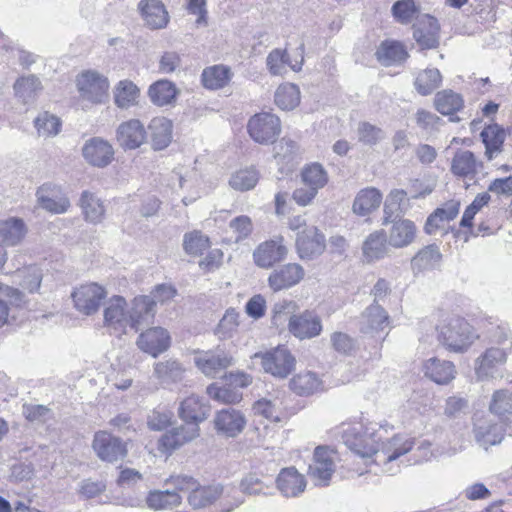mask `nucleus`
<instances>
[{
	"label": "nucleus",
	"instance_id": "f257e3e1",
	"mask_svg": "<svg viewBox=\"0 0 512 512\" xmlns=\"http://www.w3.org/2000/svg\"><path fill=\"white\" fill-rule=\"evenodd\" d=\"M377 424H353L342 425V438L344 444L355 454L362 458L374 456V462L383 465L386 473L394 474L398 471L399 465L394 467L392 464L401 456L408 453L414 446V440L404 435H395L394 437L382 441L383 435L380 426Z\"/></svg>",
	"mask_w": 512,
	"mask_h": 512
},
{
	"label": "nucleus",
	"instance_id": "f03ea898",
	"mask_svg": "<svg viewBox=\"0 0 512 512\" xmlns=\"http://www.w3.org/2000/svg\"><path fill=\"white\" fill-rule=\"evenodd\" d=\"M478 336L465 319L453 317L439 327V341L450 351L467 350Z\"/></svg>",
	"mask_w": 512,
	"mask_h": 512
},
{
	"label": "nucleus",
	"instance_id": "7ed1b4c3",
	"mask_svg": "<svg viewBox=\"0 0 512 512\" xmlns=\"http://www.w3.org/2000/svg\"><path fill=\"white\" fill-rule=\"evenodd\" d=\"M76 86L82 101L99 105L106 103L109 99V80L95 70L80 73L76 78Z\"/></svg>",
	"mask_w": 512,
	"mask_h": 512
},
{
	"label": "nucleus",
	"instance_id": "20e7f679",
	"mask_svg": "<svg viewBox=\"0 0 512 512\" xmlns=\"http://www.w3.org/2000/svg\"><path fill=\"white\" fill-rule=\"evenodd\" d=\"M103 326L111 334L121 336L130 328L129 303L120 295H114L104 303Z\"/></svg>",
	"mask_w": 512,
	"mask_h": 512
},
{
	"label": "nucleus",
	"instance_id": "39448f33",
	"mask_svg": "<svg viewBox=\"0 0 512 512\" xmlns=\"http://www.w3.org/2000/svg\"><path fill=\"white\" fill-rule=\"evenodd\" d=\"M253 358H260L263 370L280 379L286 378L296 365L295 357L284 346H278L265 353H255Z\"/></svg>",
	"mask_w": 512,
	"mask_h": 512
},
{
	"label": "nucleus",
	"instance_id": "423d86ee",
	"mask_svg": "<svg viewBox=\"0 0 512 512\" xmlns=\"http://www.w3.org/2000/svg\"><path fill=\"white\" fill-rule=\"evenodd\" d=\"M247 130L255 142L262 145L272 144L281 133V121L275 114L257 113L249 119Z\"/></svg>",
	"mask_w": 512,
	"mask_h": 512
},
{
	"label": "nucleus",
	"instance_id": "0eeeda50",
	"mask_svg": "<svg viewBox=\"0 0 512 512\" xmlns=\"http://www.w3.org/2000/svg\"><path fill=\"white\" fill-rule=\"evenodd\" d=\"M37 204L51 214H65L71 207L67 194L60 185L47 182L36 191Z\"/></svg>",
	"mask_w": 512,
	"mask_h": 512
},
{
	"label": "nucleus",
	"instance_id": "6e6552de",
	"mask_svg": "<svg viewBox=\"0 0 512 512\" xmlns=\"http://www.w3.org/2000/svg\"><path fill=\"white\" fill-rule=\"evenodd\" d=\"M75 308L82 314L96 313L107 296L105 288L97 283H87L77 287L72 293Z\"/></svg>",
	"mask_w": 512,
	"mask_h": 512
},
{
	"label": "nucleus",
	"instance_id": "1a4fd4ad",
	"mask_svg": "<svg viewBox=\"0 0 512 512\" xmlns=\"http://www.w3.org/2000/svg\"><path fill=\"white\" fill-rule=\"evenodd\" d=\"M92 448L102 461L110 463L122 460L127 455L126 443L106 431L95 433Z\"/></svg>",
	"mask_w": 512,
	"mask_h": 512
},
{
	"label": "nucleus",
	"instance_id": "9d476101",
	"mask_svg": "<svg viewBox=\"0 0 512 512\" xmlns=\"http://www.w3.org/2000/svg\"><path fill=\"white\" fill-rule=\"evenodd\" d=\"M213 423L217 434L226 438H235L244 431L247 419L242 411L225 408L215 414Z\"/></svg>",
	"mask_w": 512,
	"mask_h": 512
},
{
	"label": "nucleus",
	"instance_id": "9b49d317",
	"mask_svg": "<svg viewBox=\"0 0 512 512\" xmlns=\"http://www.w3.org/2000/svg\"><path fill=\"white\" fill-rule=\"evenodd\" d=\"M200 428L196 423H186L171 429L161 436L158 441V449L163 453H171L198 438Z\"/></svg>",
	"mask_w": 512,
	"mask_h": 512
},
{
	"label": "nucleus",
	"instance_id": "f8f14e48",
	"mask_svg": "<svg viewBox=\"0 0 512 512\" xmlns=\"http://www.w3.org/2000/svg\"><path fill=\"white\" fill-rule=\"evenodd\" d=\"M283 237L277 236L261 243L254 251L253 258L260 268H270L275 263L284 260L287 256V248L283 244Z\"/></svg>",
	"mask_w": 512,
	"mask_h": 512
},
{
	"label": "nucleus",
	"instance_id": "ddd939ff",
	"mask_svg": "<svg viewBox=\"0 0 512 512\" xmlns=\"http://www.w3.org/2000/svg\"><path fill=\"white\" fill-rule=\"evenodd\" d=\"M296 247L301 259L315 258L325 250V237L317 227L307 226L298 234Z\"/></svg>",
	"mask_w": 512,
	"mask_h": 512
},
{
	"label": "nucleus",
	"instance_id": "4468645a",
	"mask_svg": "<svg viewBox=\"0 0 512 512\" xmlns=\"http://www.w3.org/2000/svg\"><path fill=\"white\" fill-rule=\"evenodd\" d=\"M170 343V335L162 327H152L145 330L136 341L138 348L152 357H157L168 350Z\"/></svg>",
	"mask_w": 512,
	"mask_h": 512
},
{
	"label": "nucleus",
	"instance_id": "2eb2a0df",
	"mask_svg": "<svg viewBox=\"0 0 512 512\" xmlns=\"http://www.w3.org/2000/svg\"><path fill=\"white\" fill-rule=\"evenodd\" d=\"M305 276V271L300 264L288 263L274 269L268 277V285L278 292L297 285Z\"/></svg>",
	"mask_w": 512,
	"mask_h": 512
},
{
	"label": "nucleus",
	"instance_id": "dca6fc26",
	"mask_svg": "<svg viewBox=\"0 0 512 512\" xmlns=\"http://www.w3.org/2000/svg\"><path fill=\"white\" fill-rule=\"evenodd\" d=\"M288 328L290 333L300 340L311 339L318 336L322 331L320 318L310 311L291 315Z\"/></svg>",
	"mask_w": 512,
	"mask_h": 512
},
{
	"label": "nucleus",
	"instance_id": "f3484780",
	"mask_svg": "<svg viewBox=\"0 0 512 512\" xmlns=\"http://www.w3.org/2000/svg\"><path fill=\"white\" fill-rule=\"evenodd\" d=\"M130 329L135 332L148 325L155 317V301L151 296L139 295L129 303Z\"/></svg>",
	"mask_w": 512,
	"mask_h": 512
},
{
	"label": "nucleus",
	"instance_id": "a211bd4d",
	"mask_svg": "<svg viewBox=\"0 0 512 512\" xmlns=\"http://www.w3.org/2000/svg\"><path fill=\"white\" fill-rule=\"evenodd\" d=\"M194 361L198 369L209 377H215L221 370L233 364L232 356L219 348L200 353Z\"/></svg>",
	"mask_w": 512,
	"mask_h": 512
},
{
	"label": "nucleus",
	"instance_id": "6ab92c4d",
	"mask_svg": "<svg viewBox=\"0 0 512 512\" xmlns=\"http://www.w3.org/2000/svg\"><path fill=\"white\" fill-rule=\"evenodd\" d=\"M413 37L422 49L436 48L439 44V24L436 18L423 14L413 25Z\"/></svg>",
	"mask_w": 512,
	"mask_h": 512
},
{
	"label": "nucleus",
	"instance_id": "aec40b11",
	"mask_svg": "<svg viewBox=\"0 0 512 512\" xmlns=\"http://www.w3.org/2000/svg\"><path fill=\"white\" fill-rule=\"evenodd\" d=\"M82 154L90 165L103 168L112 162L114 149L108 141L94 137L86 141Z\"/></svg>",
	"mask_w": 512,
	"mask_h": 512
},
{
	"label": "nucleus",
	"instance_id": "412c9836",
	"mask_svg": "<svg viewBox=\"0 0 512 512\" xmlns=\"http://www.w3.org/2000/svg\"><path fill=\"white\" fill-rule=\"evenodd\" d=\"M389 324V315L386 310L378 303L373 302L361 315L360 331L363 334L375 336L388 328Z\"/></svg>",
	"mask_w": 512,
	"mask_h": 512
},
{
	"label": "nucleus",
	"instance_id": "4be33fe9",
	"mask_svg": "<svg viewBox=\"0 0 512 512\" xmlns=\"http://www.w3.org/2000/svg\"><path fill=\"white\" fill-rule=\"evenodd\" d=\"M334 471V453L325 447H317L314 462L309 466L310 475L318 485H327Z\"/></svg>",
	"mask_w": 512,
	"mask_h": 512
},
{
	"label": "nucleus",
	"instance_id": "5701e85b",
	"mask_svg": "<svg viewBox=\"0 0 512 512\" xmlns=\"http://www.w3.org/2000/svg\"><path fill=\"white\" fill-rule=\"evenodd\" d=\"M138 10L147 27L163 29L169 22V14L161 0H141Z\"/></svg>",
	"mask_w": 512,
	"mask_h": 512
},
{
	"label": "nucleus",
	"instance_id": "b1692460",
	"mask_svg": "<svg viewBox=\"0 0 512 512\" xmlns=\"http://www.w3.org/2000/svg\"><path fill=\"white\" fill-rule=\"evenodd\" d=\"M78 206L87 223L97 225L105 219L106 206L96 193L84 190L78 200Z\"/></svg>",
	"mask_w": 512,
	"mask_h": 512
},
{
	"label": "nucleus",
	"instance_id": "393cba45",
	"mask_svg": "<svg viewBox=\"0 0 512 512\" xmlns=\"http://www.w3.org/2000/svg\"><path fill=\"white\" fill-rule=\"evenodd\" d=\"M145 139V128L137 119L123 122L117 129V141L124 149H136L145 142Z\"/></svg>",
	"mask_w": 512,
	"mask_h": 512
},
{
	"label": "nucleus",
	"instance_id": "a878e982",
	"mask_svg": "<svg viewBox=\"0 0 512 512\" xmlns=\"http://www.w3.org/2000/svg\"><path fill=\"white\" fill-rule=\"evenodd\" d=\"M388 223L392 224L387 236L391 247L397 249L404 248L414 241L417 229L412 221L408 219L395 220L393 217L389 219Z\"/></svg>",
	"mask_w": 512,
	"mask_h": 512
},
{
	"label": "nucleus",
	"instance_id": "bb28decb",
	"mask_svg": "<svg viewBox=\"0 0 512 512\" xmlns=\"http://www.w3.org/2000/svg\"><path fill=\"white\" fill-rule=\"evenodd\" d=\"M442 262V254L436 244L421 248L411 259V270L414 275L438 269Z\"/></svg>",
	"mask_w": 512,
	"mask_h": 512
},
{
	"label": "nucleus",
	"instance_id": "cd10ccee",
	"mask_svg": "<svg viewBox=\"0 0 512 512\" xmlns=\"http://www.w3.org/2000/svg\"><path fill=\"white\" fill-rule=\"evenodd\" d=\"M209 406L203 399L195 394H191L180 402L178 414L186 423H199L207 419Z\"/></svg>",
	"mask_w": 512,
	"mask_h": 512
},
{
	"label": "nucleus",
	"instance_id": "c85d7f7f",
	"mask_svg": "<svg viewBox=\"0 0 512 512\" xmlns=\"http://www.w3.org/2000/svg\"><path fill=\"white\" fill-rule=\"evenodd\" d=\"M423 371L426 377L440 385L450 383L456 375L455 366L452 362L438 358L426 360L423 363Z\"/></svg>",
	"mask_w": 512,
	"mask_h": 512
},
{
	"label": "nucleus",
	"instance_id": "c756f323",
	"mask_svg": "<svg viewBox=\"0 0 512 512\" xmlns=\"http://www.w3.org/2000/svg\"><path fill=\"white\" fill-rule=\"evenodd\" d=\"M301 59L299 62L292 63L289 59L285 50L274 49L272 50L267 58L266 65L271 75L283 76L287 72V67H290L293 71H300L303 64V53L304 45L301 44L299 47Z\"/></svg>",
	"mask_w": 512,
	"mask_h": 512
},
{
	"label": "nucleus",
	"instance_id": "7c9ffc66",
	"mask_svg": "<svg viewBox=\"0 0 512 512\" xmlns=\"http://www.w3.org/2000/svg\"><path fill=\"white\" fill-rule=\"evenodd\" d=\"M279 491L286 497H296L305 490L304 476L294 467L284 468L279 473L277 480Z\"/></svg>",
	"mask_w": 512,
	"mask_h": 512
},
{
	"label": "nucleus",
	"instance_id": "2f4dec72",
	"mask_svg": "<svg viewBox=\"0 0 512 512\" xmlns=\"http://www.w3.org/2000/svg\"><path fill=\"white\" fill-rule=\"evenodd\" d=\"M389 246L386 233L383 230L375 231L363 243V256L367 262L378 261L388 255Z\"/></svg>",
	"mask_w": 512,
	"mask_h": 512
},
{
	"label": "nucleus",
	"instance_id": "473e14b6",
	"mask_svg": "<svg viewBox=\"0 0 512 512\" xmlns=\"http://www.w3.org/2000/svg\"><path fill=\"white\" fill-rule=\"evenodd\" d=\"M151 145L154 150H163L172 141V122L165 117H155L149 124Z\"/></svg>",
	"mask_w": 512,
	"mask_h": 512
},
{
	"label": "nucleus",
	"instance_id": "72a5a7b5",
	"mask_svg": "<svg viewBox=\"0 0 512 512\" xmlns=\"http://www.w3.org/2000/svg\"><path fill=\"white\" fill-rule=\"evenodd\" d=\"M381 202V192L374 187H367L357 193L352 209L355 214L366 216L376 210Z\"/></svg>",
	"mask_w": 512,
	"mask_h": 512
},
{
	"label": "nucleus",
	"instance_id": "f704fd0d",
	"mask_svg": "<svg viewBox=\"0 0 512 512\" xmlns=\"http://www.w3.org/2000/svg\"><path fill=\"white\" fill-rule=\"evenodd\" d=\"M139 96L140 90L131 80H121L113 89L114 103L120 109L137 105Z\"/></svg>",
	"mask_w": 512,
	"mask_h": 512
},
{
	"label": "nucleus",
	"instance_id": "c9c22d12",
	"mask_svg": "<svg viewBox=\"0 0 512 512\" xmlns=\"http://www.w3.org/2000/svg\"><path fill=\"white\" fill-rule=\"evenodd\" d=\"M26 234V227L23 220L9 218L0 221V245L15 246L22 241Z\"/></svg>",
	"mask_w": 512,
	"mask_h": 512
},
{
	"label": "nucleus",
	"instance_id": "e433bc0d",
	"mask_svg": "<svg viewBox=\"0 0 512 512\" xmlns=\"http://www.w3.org/2000/svg\"><path fill=\"white\" fill-rule=\"evenodd\" d=\"M184 368L176 360H166L155 363L153 375L162 384L180 382L184 377Z\"/></svg>",
	"mask_w": 512,
	"mask_h": 512
},
{
	"label": "nucleus",
	"instance_id": "4c0bfd02",
	"mask_svg": "<svg viewBox=\"0 0 512 512\" xmlns=\"http://www.w3.org/2000/svg\"><path fill=\"white\" fill-rule=\"evenodd\" d=\"M506 136L505 129L498 124L487 125L482 130V143L485 144V154L489 159L502 150Z\"/></svg>",
	"mask_w": 512,
	"mask_h": 512
},
{
	"label": "nucleus",
	"instance_id": "58836bf2",
	"mask_svg": "<svg viewBox=\"0 0 512 512\" xmlns=\"http://www.w3.org/2000/svg\"><path fill=\"white\" fill-rule=\"evenodd\" d=\"M322 381L316 373L311 371L301 372L290 380V388L296 394L308 396L321 390Z\"/></svg>",
	"mask_w": 512,
	"mask_h": 512
},
{
	"label": "nucleus",
	"instance_id": "ea45409f",
	"mask_svg": "<svg viewBox=\"0 0 512 512\" xmlns=\"http://www.w3.org/2000/svg\"><path fill=\"white\" fill-rule=\"evenodd\" d=\"M42 88L41 81L35 75L22 76L14 83L15 95L24 104L33 102Z\"/></svg>",
	"mask_w": 512,
	"mask_h": 512
},
{
	"label": "nucleus",
	"instance_id": "a19ab883",
	"mask_svg": "<svg viewBox=\"0 0 512 512\" xmlns=\"http://www.w3.org/2000/svg\"><path fill=\"white\" fill-rule=\"evenodd\" d=\"M223 493V487L220 485L197 487L191 490L188 496V502L194 509L204 508L214 503Z\"/></svg>",
	"mask_w": 512,
	"mask_h": 512
},
{
	"label": "nucleus",
	"instance_id": "79ce46f5",
	"mask_svg": "<svg viewBox=\"0 0 512 512\" xmlns=\"http://www.w3.org/2000/svg\"><path fill=\"white\" fill-rule=\"evenodd\" d=\"M178 93L176 86L169 80H159L153 83L148 90L152 103L157 106L171 104Z\"/></svg>",
	"mask_w": 512,
	"mask_h": 512
},
{
	"label": "nucleus",
	"instance_id": "37998d69",
	"mask_svg": "<svg viewBox=\"0 0 512 512\" xmlns=\"http://www.w3.org/2000/svg\"><path fill=\"white\" fill-rule=\"evenodd\" d=\"M301 99L300 89L293 83H283L275 91L274 102L282 110L295 109Z\"/></svg>",
	"mask_w": 512,
	"mask_h": 512
},
{
	"label": "nucleus",
	"instance_id": "c03bdc74",
	"mask_svg": "<svg viewBox=\"0 0 512 512\" xmlns=\"http://www.w3.org/2000/svg\"><path fill=\"white\" fill-rule=\"evenodd\" d=\"M391 13L396 22L408 25L420 18V6L415 0H398L391 7Z\"/></svg>",
	"mask_w": 512,
	"mask_h": 512
},
{
	"label": "nucleus",
	"instance_id": "a18cd8bd",
	"mask_svg": "<svg viewBox=\"0 0 512 512\" xmlns=\"http://www.w3.org/2000/svg\"><path fill=\"white\" fill-rule=\"evenodd\" d=\"M147 506L153 510H168L180 505L181 497L175 491L155 490L151 491L146 498Z\"/></svg>",
	"mask_w": 512,
	"mask_h": 512
},
{
	"label": "nucleus",
	"instance_id": "49530a36",
	"mask_svg": "<svg viewBox=\"0 0 512 512\" xmlns=\"http://www.w3.org/2000/svg\"><path fill=\"white\" fill-rule=\"evenodd\" d=\"M377 59L384 66L403 62L408 54L399 42H384L376 52Z\"/></svg>",
	"mask_w": 512,
	"mask_h": 512
},
{
	"label": "nucleus",
	"instance_id": "de8ad7c7",
	"mask_svg": "<svg viewBox=\"0 0 512 512\" xmlns=\"http://www.w3.org/2000/svg\"><path fill=\"white\" fill-rule=\"evenodd\" d=\"M231 78V71L223 65H215L204 69L202 73L203 85L211 90L224 87Z\"/></svg>",
	"mask_w": 512,
	"mask_h": 512
},
{
	"label": "nucleus",
	"instance_id": "09e8293b",
	"mask_svg": "<svg viewBox=\"0 0 512 512\" xmlns=\"http://www.w3.org/2000/svg\"><path fill=\"white\" fill-rule=\"evenodd\" d=\"M407 193L402 189L392 190L386 198L384 204V224H387L390 218H397L407 209Z\"/></svg>",
	"mask_w": 512,
	"mask_h": 512
},
{
	"label": "nucleus",
	"instance_id": "8fccbe9b",
	"mask_svg": "<svg viewBox=\"0 0 512 512\" xmlns=\"http://www.w3.org/2000/svg\"><path fill=\"white\" fill-rule=\"evenodd\" d=\"M209 397L222 404H236L242 399V393L238 389L232 388L225 383L219 385V383H212L206 389Z\"/></svg>",
	"mask_w": 512,
	"mask_h": 512
},
{
	"label": "nucleus",
	"instance_id": "3c124183",
	"mask_svg": "<svg viewBox=\"0 0 512 512\" xmlns=\"http://www.w3.org/2000/svg\"><path fill=\"white\" fill-rule=\"evenodd\" d=\"M452 172L457 176L474 179L476 175V160L470 151L456 153L452 161Z\"/></svg>",
	"mask_w": 512,
	"mask_h": 512
},
{
	"label": "nucleus",
	"instance_id": "603ef678",
	"mask_svg": "<svg viewBox=\"0 0 512 512\" xmlns=\"http://www.w3.org/2000/svg\"><path fill=\"white\" fill-rule=\"evenodd\" d=\"M259 181V172L255 168H245L233 173L229 185L234 190L248 191L253 189Z\"/></svg>",
	"mask_w": 512,
	"mask_h": 512
},
{
	"label": "nucleus",
	"instance_id": "864d4df0",
	"mask_svg": "<svg viewBox=\"0 0 512 512\" xmlns=\"http://www.w3.org/2000/svg\"><path fill=\"white\" fill-rule=\"evenodd\" d=\"M301 177L304 185L315 188V191L317 192L328 182V174L323 166L319 163H312L307 165L302 170Z\"/></svg>",
	"mask_w": 512,
	"mask_h": 512
},
{
	"label": "nucleus",
	"instance_id": "5fc2aeb1",
	"mask_svg": "<svg viewBox=\"0 0 512 512\" xmlns=\"http://www.w3.org/2000/svg\"><path fill=\"white\" fill-rule=\"evenodd\" d=\"M0 292L3 296H5L8 300L0 299V328L4 325L8 324L10 306H20L23 302V294L12 287L9 286H1Z\"/></svg>",
	"mask_w": 512,
	"mask_h": 512
},
{
	"label": "nucleus",
	"instance_id": "6e6d98bb",
	"mask_svg": "<svg viewBox=\"0 0 512 512\" xmlns=\"http://www.w3.org/2000/svg\"><path fill=\"white\" fill-rule=\"evenodd\" d=\"M462 106L461 96L451 90L438 92L435 97V107L443 115H452Z\"/></svg>",
	"mask_w": 512,
	"mask_h": 512
},
{
	"label": "nucleus",
	"instance_id": "4d7b16f0",
	"mask_svg": "<svg viewBox=\"0 0 512 512\" xmlns=\"http://www.w3.org/2000/svg\"><path fill=\"white\" fill-rule=\"evenodd\" d=\"M34 125L40 136L53 137L61 130V120L47 111L40 113L34 120Z\"/></svg>",
	"mask_w": 512,
	"mask_h": 512
},
{
	"label": "nucleus",
	"instance_id": "13d9d810",
	"mask_svg": "<svg viewBox=\"0 0 512 512\" xmlns=\"http://www.w3.org/2000/svg\"><path fill=\"white\" fill-rule=\"evenodd\" d=\"M441 83V74L438 69H426L418 74L415 80L416 90L421 95H429Z\"/></svg>",
	"mask_w": 512,
	"mask_h": 512
},
{
	"label": "nucleus",
	"instance_id": "bf43d9fd",
	"mask_svg": "<svg viewBox=\"0 0 512 512\" xmlns=\"http://www.w3.org/2000/svg\"><path fill=\"white\" fill-rule=\"evenodd\" d=\"M358 140L367 146H374L386 138L382 128L369 122H361L357 128Z\"/></svg>",
	"mask_w": 512,
	"mask_h": 512
},
{
	"label": "nucleus",
	"instance_id": "052dcab7",
	"mask_svg": "<svg viewBox=\"0 0 512 512\" xmlns=\"http://www.w3.org/2000/svg\"><path fill=\"white\" fill-rule=\"evenodd\" d=\"M183 247L186 253L190 255H200L209 247V239L198 231L185 234Z\"/></svg>",
	"mask_w": 512,
	"mask_h": 512
},
{
	"label": "nucleus",
	"instance_id": "680f3d73",
	"mask_svg": "<svg viewBox=\"0 0 512 512\" xmlns=\"http://www.w3.org/2000/svg\"><path fill=\"white\" fill-rule=\"evenodd\" d=\"M238 318L239 313L234 309H229L226 311L216 329V334L219 336V338L227 339L232 337L239 326Z\"/></svg>",
	"mask_w": 512,
	"mask_h": 512
},
{
	"label": "nucleus",
	"instance_id": "e2e57ef3",
	"mask_svg": "<svg viewBox=\"0 0 512 512\" xmlns=\"http://www.w3.org/2000/svg\"><path fill=\"white\" fill-rule=\"evenodd\" d=\"M297 149V144L294 141L283 138L277 146H275L274 157L278 160V163H285L293 167Z\"/></svg>",
	"mask_w": 512,
	"mask_h": 512
},
{
	"label": "nucleus",
	"instance_id": "0e129e2a",
	"mask_svg": "<svg viewBox=\"0 0 512 512\" xmlns=\"http://www.w3.org/2000/svg\"><path fill=\"white\" fill-rule=\"evenodd\" d=\"M490 410L498 415L512 413V392L508 390H498L494 393L490 404Z\"/></svg>",
	"mask_w": 512,
	"mask_h": 512
},
{
	"label": "nucleus",
	"instance_id": "69168bd1",
	"mask_svg": "<svg viewBox=\"0 0 512 512\" xmlns=\"http://www.w3.org/2000/svg\"><path fill=\"white\" fill-rule=\"evenodd\" d=\"M229 227L232 232L236 235V241L247 238L253 229L251 219L246 215H241L230 221Z\"/></svg>",
	"mask_w": 512,
	"mask_h": 512
},
{
	"label": "nucleus",
	"instance_id": "338daca9",
	"mask_svg": "<svg viewBox=\"0 0 512 512\" xmlns=\"http://www.w3.org/2000/svg\"><path fill=\"white\" fill-rule=\"evenodd\" d=\"M253 411L256 415H261L266 419L272 421H279V417L276 414L277 412V401L268 400V399H260L256 401L253 405Z\"/></svg>",
	"mask_w": 512,
	"mask_h": 512
},
{
	"label": "nucleus",
	"instance_id": "774afa93",
	"mask_svg": "<svg viewBox=\"0 0 512 512\" xmlns=\"http://www.w3.org/2000/svg\"><path fill=\"white\" fill-rule=\"evenodd\" d=\"M181 65L180 55L174 51H166L159 60V71L163 74L175 72Z\"/></svg>",
	"mask_w": 512,
	"mask_h": 512
}]
</instances>
